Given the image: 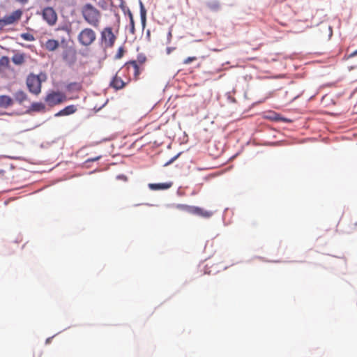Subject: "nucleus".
Listing matches in <instances>:
<instances>
[{"label":"nucleus","instance_id":"f257e3e1","mask_svg":"<svg viewBox=\"0 0 357 357\" xmlns=\"http://www.w3.org/2000/svg\"><path fill=\"white\" fill-rule=\"evenodd\" d=\"M82 15L85 22L97 29L100 26L102 15L100 11L91 3H86L81 10Z\"/></svg>","mask_w":357,"mask_h":357},{"label":"nucleus","instance_id":"f03ea898","mask_svg":"<svg viewBox=\"0 0 357 357\" xmlns=\"http://www.w3.org/2000/svg\"><path fill=\"white\" fill-rule=\"evenodd\" d=\"M96 40V33L91 28L83 29L77 36L79 43L84 47H89Z\"/></svg>","mask_w":357,"mask_h":357},{"label":"nucleus","instance_id":"7ed1b4c3","mask_svg":"<svg viewBox=\"0 0 357 357\" xmlns=\"http://www.w3.org/2000/svg\"><path fill=\"white\" fill-rule=\"evenodd\" d=\"M26 86L30 93L38 96L41 93L42 83L39 76L30 74L26 77Z\"/></svg>","mask_w":357,"mask_h":357},{"label":"nucleus","instance_id":"20e7f679","mask_svg":"<svg viewBox=\"0 0 357 357\" xmlns=\"http://www.w3.org/2000/svg\"><path fill=\"white\" fill-rule=\"evenodd\" d=\"M61 43L63 47V51L61 53V57L63 61L68 65H73L76 61V51L75 50L70 47L68 46L67 44L64 45V43H66V40L65 38H61Z\"/></svg>","mask_w":357,"mask_h":357},{"label":"nucleus","instance_id":"39448f33","mask_svg":"<svg viewBox=\"0 0 357 357\" xmlns=\"http://www.w3.org/2000/svg\"><path fill=\"white\" fill-rule=\"evenodd\" d=\"M116 37L109 26L105 27L100 33V42L105 48L114 46Z\"/></svg>","mask_w":357,"mask_h":357},{"label":"nucleus","instance_id":"423d86ee","mask_svg":"<svg viewBox=\"0 0 357 357\" xmlns=\"http://www.w3.org/2000/svg\"><path fill=\"white\" fill-rule=\"evenodd\" d=\"M66 100V96L60 91H52L49 92L45 98V101L50 107L59 105Z\"/></svg>","mask_w":357,"mask_h":357},{"label":"nucleus","instance_id":"0eeeda50","mask_svg":"<svg viewBox=\"0 0 357 357\" xmlns=\"http://www.w3.org/2000/svg\"><path fill=\"white\" fill-rule=\"evenodd\" d=\"M43 18L50 26H53L57 21V14L53 8L46 7L43 10Z\"/></svg>","mask_w":357,"mask_h":357},{"label":"nucleus","instance_id":"6e6552de","mask_svg":"<svg viewBox=\"0 0 357 357\" xmlns=\"http://www.w3.org/2000/svg\"><path fill=\"white\" fill-rule=\"evenodd\" d=\"M22 15V11L21 10H17L13 11L9 15L3 17L6 25L13 24L18 22Z\"/></svg>","mask_w":357,"mask_h":357},{"label":"nucleus","instance_id":"1a4fd4ad","mask_svg":"<svg viewBox=\"0 0 357 357\" xmlns=\"http://www.w3.org/2000/svg\"><path fill=\"white\" fill-rule=\"evenodd\" d=\"M120 71L117 72L113 79H112L109 85L111 87L119 90L122 89L126 85V82H125L121 77L119 75Z\"/></svg>","mask_w":357,"mask_h":357},{"label":"nucleus","instance_id":"9d476101","mask_svg":"<svg viewBox=\"0 0 357 357\" xmlns=\"http://www.w3.org/2000/svg\"><path fill=\"white\" fill-rule=\"evenodd\" d=\"M173 185L172 182H165L160 183H149V188L151 190H165L170 188Z\"/></svg>","mask_w":357,"mask_h":357},{"label":"nucleus","instance_id":"9b49d317","mask_svg":"<svg viewBox=\"0 0 357 357\" xmlns=\"http://www.w3.org/2000/svg\"><path fill=\"white\" fill-rule=\"evenodd\" d=\"M26 55L23 52H16L11 58L12 62L16 66H22L26 62Z\"/></svg>","mask_w":357,"mask_h":357},{"label":"nucleus","instance_id":"f8f14e48","mask_svg":"<svg viewBox=\"0 0 357 357\" xmlns=\"http://www.w3.org/2000/svg\"><path fill=\"white\" fill-rule=\"evenodd\" d=\"M191 214H195L202 218H208L212 216L213 212L209 211H206L198 206H193Z\"/></svg>","mask_w":357,"mask_h":357},{"label":"nucleus","instance_id":"ddd939ff","mask_svg":"<svg viewBox=\"0 0 357 357\" xmlns=\"http://www.w3.org/2000/svg\"><path fill=\"white\" fill-rule=\"evenodd\" d=\"M77 111V108L75 105H71L66 107L59 112L55 114V116H68L74 114Z\"/></svg>","mask_w":357,"mask_h":357},{"label":"nucleus","instance_id":"4468645a","mask_svg":"<svg viewBox=\"0 0 357 357\" xmlns=\"http://www.w3.org/2000/svg\"><path fill=\"white\" fill-rule=\"evenodd\" d=\"M44 47H45V50H47V51L54 52L56 50H57L58 47H59V42L57 40L48 39L45 42Z\"/></svg>","mask_w":357,"mask_h":357},{"label":"nucleus","instance_id":"2eb2a0df","mask_svg":"<svg viewBox=\"0 0 357 357\" xmlns=\"http://www.w3.org/2000/svg\"><path fill=\"white\" fill-rule=\"evenodd\" d=\"M15 100L18 102L20 105L24 103V101L28 100L27 94L22 90L17 91L14 94Z\"/></svg>","mask_w":357,"mask_h":357},{"label":"nucleus","instance_id":"dca6fc26","mask_svg":"<svg viewBox=\"0 0 357 357\" xmlns=\"http://www.w3.org/2000/svg\"><path fill=\"white\" fill-rule=\"evenodd\" d=\"M13 105V100L8 96H0V107L8 108Z\"/></svg>","mask_w":357,"mask_h":357},{"label":"nucleus","instance_id":"f3484780","mask_svg":"<svg viewBox=\"0 0 357 357\" xmlns=\"http://www.w3.org/2000/svg\"><path fill=\"white\" fill-rule=\"evenodd\" d=\"M126 68L128 70L131 68L133 70L135 78L137 79L140 74L139 68L136 61H132L126 63Z\"/></svg>","mask_w":357,"mask_h":357},{"label":"nucleus","instance_id":"a211bd4d","mask_svg":"<svg viewBox=\"0 0 357 357\" xmlns=\"http://www.w3.org/2000/svg\"><path fill=\"white\" fill-rule=\"evenodd\" d=\"M82 88V84L79 82H71L66 86L67 90L70 92L79 91Z\"/></svg>","mask_w":357,"mask_h":357},{"label":"nucleus","instance_id":"6ab92c4d","mask_svg":"<svg viewBox=\"0 0 357 357\" xmlns=\"http://www.w3.org/2000/svg\"><path fill=\"white\" fill-rule=\"evenodd\" d=\"M10 59L6 56H3L0 58V70H3L9 68Z\"/></svg>","mask_w":357,"mask_h":357},{"label":"nucleus","instance_id":"aec40b11","mask_svg":"<svg viewBox=\"0 0 357 357\" xmlns=\"http://www.w3.org/2000/svg\"><path fill=\"white\" fill-rule=\"evenodd\" d=\"M30 109L33 112H44L45 110V106L42 102H33Z\"/></svg>","mask_w":357,"mask_h":357},{"label":"nucleus","instance_id":"412c9836","mask_svg":"<svg viewBox=\"0 0 357 357\" xmlns=\"http://www.w3.org/2000/svg\"><path fill=\"white\" fill-rule=\"evenodd\" d=\"M206 6L212 11H218L220 8V3L218 1H209Z\"/></svg>","mask_w":357,"mask_h":357},{"label":"nucleus","instance_id":"4be33fe9","mask_svg":"<svg viewBox=\"0 0 357 357\" xmlns=\"http://www.w3.org/2000/svg\"><path fill=\"white\" fill-rule=\"evenodd\" d=\"M193 206H189L186 204H178L176 208L178 210L186 211L189 213H192Z\"/></svg>","mask_w":357,"mask_h":357},{"label":"nucleus","instance_id":"5701e85b","mask_svg":"<svg viewBox=\"0 0 357 357\" xmlns=\"http://www.w3.org/2000/svg\"><path fill=\"white\" fill-rule=\"evenodd\" d=\"M20 37L26 41H33L35 40L34 36L29 33H23L20 35Z\"/></svg>","mask_w":357,"mask_h":357},{"label":"nucleus","instance_id":"b1692460","mask_svg":"<svg viewBox=\"0 0 357 357\" xmlns=\"http://www.w3.org/2000/svg\"><path fill=\"white\" fill-rule=\"evenodd\" d=\"M197 59L196 56H189L183 60V63L185 65L190 64L191 62L195 61Z\"/></svg>","mask_w":357,"mask_h":357},{"label":"nucleus","instance_id":"393cba45","mask_svg":"<svg viewBox=\"0 0 357 357\" xmlns=\"http://www.w3.org/2000/svg\"><path fill=\"white\" fill-rule=\"evenodd\" d=\"M56 31H63L67 33L68 36H70V29L68 26H63L58 27Z\"/></svg>","mask_w":357,"mask_h":357},{"label":"nucleus","instance_id":"a878e982","mask_svg":"<svg viewBox=\"0 0 357 357\" xmlns=\"http://www.w3.org/2000/svg\"><path fill=\"white\" fill-rule=\"evenodd\" d=\"M124 54V50L123 47H119L118 52L115 56L116 59H121Z\"/></svg>","mask_w":357,"mask_h":357},{"label":"nucleus","instance_id":"bb28decb","mask_svg":"<svg viewBox=\"0 0 357 357\" xmlns=\"http://www.w3.org/2000/svg\"><path fill=\"white\" fill-rule=\"evenodd\" d=\"M172 38V31L170 29L167 33V43H170Z\"/></svg>","mask_w":357,"mask_h":357},{"label":"nucleus","instance_id":"cd10ccee","mask_svg":"<svg viewBox=\"0 0 357 357\" xmlns=\"http://www.w3.org/2000/svg\"><path fill=\"white\" fill-rule=\"evenodd\" d=\"M100 158H101V155H98V156H96L95 158H89V159H87L86 160V162L97 161L99 159H100Z\"/></svg>","mask_w":357,"mask_h":357},{"label":"nucleus","instance_id":"c85d7f7f","mask_svg":"<svg viewBox=\"0 0 357 357\" xmlns=\"http://www.w3.org/2000/svg\"><path fill=\"white\" fill-rule=\"evenodd\" d=\"M6 25L5 20L3 18L0 19V30L3 29Z\"/></svg>","mask_w":357,"mask_h":357},{"label":"nucleus","instance_id":"c756f323","mask_svg":"<svg viewBox=\"0 0 357 357\" xmlns=\"http://www.w3.org/2000/svg\"><path fill=\"white\" fill-rule=\"evenodd\" d=\"M130 26H131V29H132V31H133V30H134V20L132 19V16L131 14L130 15Z\"/></svg>","mask_w":357,"mask_h":357},{"label":"nucleus","instance_id":"7c9ffc66","mask_svg":"<svg viewBox=\"0 0 357 357\" xmlns=\"http://www.w3.org/2000/svg\"><path fill=\"white\" fill-rule=\"evenodd\" d=\"M174 47H167V54H169L173 50H174Z\"/></svg>","mask_w":357,"mask_h":357},{"label":"nucleus","instance_id":"2f4dec72","mask_svg":"<svg viewBox=\"0 0 357 357\" xmlns=\"http://www.w3.org/2000/svg\"><path fill=\"white\" fill-rule=\"evenodd\" d=\"M357 55V50L351 53L349 56V58L354 57Z\"/></svg>","mask_w":357,"mask_h":357},{"label":"nucleus","instance_id":"473e14b6","mask_svg":"<svg viewBox=\"0 0 357 357\" xmlns=\"http://www.w3.org/2000/svg\"><path fill=\"white\" fill-rule=\"evenodd\" d=\"M18 2H20L22 3H25L28 1V0H16Z\"/></svg>","mask_w":357,"mask_h":357},{"label":"nucleus","instance_id":"72a5a7b5","mask_svg":"<svg viewBox=\"0 0 357 357\" xmlns=\"http://www.w3.org/2000/svg\"><path fill=\"white\" fill-rule=\"evenodd\" d=\"M4 174H5V171H4V170H3V169H0V175H1V176H3V175H4Z\"/></svg>","mask_w":357,"mask_h":357},{"label":"nucleus","instance_id":"f704fd0d","mask_svg":"<svg viewBox=\"0 0 357 357\" xmlns=\"http://www.w3.org/2000/svg\"><path fill=\"white\" fill-rule=\"evenodd\" d=\"M50 342V339H47V342Z\"/></svg>","mask_w":357,"mask_h":357}]
</instances>
